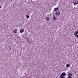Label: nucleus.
Listing matches in <instances>:
<instances>
[{
    "instance_id": "1",
    "label": "nucleus",
    "mask_w": 78,
    "mask_h": 78,
    "mask_svg": "<svg viewBox=\"0 0 78 78\" xmlns=\"http://www.w3.org/2000/svg\"><path fill=\"white\" fill-rule=\"evenodd\" d=\"M74 35L75 37H78V31H77L74 33Z\"/></svg>"
},
{
    "instance_id": "2",
    "label": "nucleus",
    "mask_w": 78,
    "mask_h": 78,
    "mask_svg": "<svg viewBox=\"0 0 78 78\" xmlns=\"http://www.w3.org/2000/svg\"><path fill=\"white\" fill-rule=\"evenodd\" d=\"M66 75L65 73H62L61 74V75H60V76H65Z\"/></svg>"
},
{
    "instance_id": "3",
    "label": "nucleus",
    "mask_w": 78,
    "mask_h": 78,
    "mask_svg": "<svg viewBox=\"0 0 78 78\" xmlns=\"http://www.w3.org/2000/svg\"><path fill=\"white\" fill-rule=\"evenodd\" d=\"M73 4L74 5H77L78 4V2L76 1H74L73 2Z\"/></svg>"
},
{
    "instance_id": "4",
    "label": "nucleus",
    "mask_w": 78,
    "mask_h": 78,
    "mask_svg": "<svg viewBox=\"0 0 78 78\" xmlns=\"http://www.w3.org/2000/svg\"><path fill=\"white\" fill-rule=\"evenodd\" d=\"M20 33H23V31H24V30L23 29L21 28V29L20 30Z\"/></svg>"
},
{
    "instance_id": "5",
    "label": "nucleus",
    "mask_w": 78,
    "mask_h": 78,
    "mask_svg": "<svg viewBox=\"0 0 78 78\" xmlns=\"http://www.w3.org/2000/svg\"><path fill=\"white\" fill-rule=\"evenodd\" d=\"M55 14H56V15H60V12H59L58 11V12H55Z\"/></svg>"
},
{
    "instance_id": "6",
    "label": "nucleus",
    "mask_w": 78,
    "mask_h": 78,
    "mask_svg": "<svg viewBox=\"0 0 78 78\" xmlns=\"http://www.w3.org/2000/svg\"><path fill=\"white\" fill-rule=\"evenodd\" d=\"M46 19L47 20V21H49L50 20V19H49V17H46Z\"/></svg>"
},
{
    "instance_id": "7",
    "label": "nucleus",
    "mask_w": 78,
    "mask_h": 78,
    "mask_svg": "<svg viewBox=\"0 0 78 78\" xmlns=\"http://www.w3.org/2000/svg\"><path fill=\"white\" fill-rule=\"evenodd\" d=\"M53 20H56V17H55V16H53Z\"/></svg>"
},
{
    "instance_id": "8",
    "label": "nucleus",
    "mask_w": 78,
    "mask_h": 78,
    "mask_svg": "<svg viewBox=\"0 0 78 78\" xmlns=\"http://www.w3.org/2000/svg\"><path fill=\"white\" fill-rule=\"evenodd\" d=\"M59 9H58V8H55L54 9V10L55 11H58Z\"/></svg>"
},
{
    "instance_id": "9",
    "label": "nucleus",
    "mask_w": 78,
    "mask_h": 78,
    "mask_svg": "<svg viewBox=\"0 0 78 78\" xmlns=\"http://www.w3.org/2000/svg\"><path fill=\"white\" fill-rule=\"evenodd\" d=\"M66 67H70V65L69 64H68L66 65Z\"/></svg>"
},
{
    "instance_id": "10",
    "label": "nucleus",
    "mask_w": 78,
    "mask_h": 78,
    "mask_svg": "<svg viewBox=\"0 0 78 78\" xmlns=\"http://www.w3.org/2000/svg\"><path fill=\"white\" fill-rule=\"evenodd\" d=\"M16 30H14L13 31V33H17V29H16Z\"/></svg>"
},
{
    "instance_id": "11",
    "label": "nucleus",
    "mask_w": 78,
    "mask_h": 78,
    "mask_svg": "<svg viewBox=\"0 0 78 78\" xmlns=\"http://www.w3.org/2000/svg\"><path fill=\"white\" fill-rule=\"evenodd\" d=\"M69 76L67 78H72V76L69 75H68Z\"/></svg>"
},
{
    "instance_id": "12",
    "label": "nucleus",
    "mask_w": 78,
    "mask_h": 78,
    "mask_svg": "<svg viewBox=\"0 0 78 78\" xmlns=\"http://www.w3.org/2000/svg\"><path fill=\"white\" fill-rule=\"evenodd\" d=\"M26 17L27 19H29V15H26Z\"/></svg>"
},
{
    "instance_id": "13",
    "label": "nucleus",
    "mask_w": 78,
    "mask_h": 78,
    "mask_svg": "<svg viewBox=\"0 0 78 78\" xmlns=\"http://www.w3.org/2000/svg\"><path fill=\"white\" fill-rule=\"evenodd\" d=\"M69 75H70V76H73V75H72V73H70Z\"/></svg>"
},
{
    "instance_id": "14",
    "label": "nucleus",
    "mask_w": 78,
    "mask_h": 78,
    "mask_svg": "<svg viewBox=\"0 0 78 78\" xmlns=\"http://www.w3.org/2000/svg\"><path fill=\"white\" fill-rule=\"evenodd\" d=\"M24 74H25V75H27V74L26 73H24Z\"/></svg>"
},
{
    "instance_id": "15",
    "label": "nucleus",
    "mask_w": 78,
    "mask_h": 78,
    "mask_svg": "<svg viewBox=\"0 0 78 78\" xmlns=\"http://www.w3.org/2000/svg\"><path fill=\"white\" fill-rule=\"evenodd\" d=\"M0 8H1V6H0Z\"/></svg>"
}]
</instances>
